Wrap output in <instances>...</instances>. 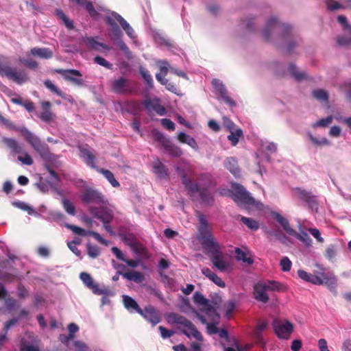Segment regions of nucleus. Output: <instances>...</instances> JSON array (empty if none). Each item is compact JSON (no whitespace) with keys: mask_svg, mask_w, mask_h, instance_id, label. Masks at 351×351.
Segmentation results:
<instances>
[{"mask_svg":"<svg viewBox=\"0 0 351 351\" xmlns=\"http://www.w3.org/2000/svg\"><path fill=\"white\" fill-rule=\"evenodd\" d=\"M287 290V286L279 281L273 280H261L254 285V297L259 302L267 303L269 300L267 291L285 293Z\"/></svg>","mask_w":351,"mask_h":351,"instance_id":"f257e3e1","label":"nucleus"},{"mask_svg":"<svg viewBox=\"0 0 351 351\" xmlns=\"http://www.w3.org/2000/svg\"><path fill=\"white\" fill-rule=\"evenodd\" d=\"M197 217L198 219V239L201 242L203 247L207 250L217 245L218 243L215 241V239L209 228L206 216L198 212L197 213Z\"/></svg>","mask_w":351,"mask_h":351,"instance_id":"f03ea898","label":"nucleus"},{"mask_svg":"<svg viewBox=\"0 0 351 351\" xmlns=\"http://www.w3.org/2000/svg\"><path fill=\"white\" fill-rule=\"evenodd\" d=\"M180 176L182 183L188 191L189 195H193L199 193V195L204 204L208 206H213L214 204L215 198L212 189H199V187L195 184L191 178H188L184 173H181Z\"/></svg>","mask_w":351,"mask_h":351,"instance_id":"7ed1b4c3","label":"nucleus"},{"mask_svg":"<svg viewBox=\"0 0 351 351\" xmlns=\"http://www.w3.org/2000/svg\"><path fill=\"white\" fill-rule=\"evenodd\" d=\"M169 322L181 325L186 328L182 330V333L185 335L187 337L191 338L192 336L197 341H203L202 334L197 330L195 326L185 317L182 316L175 313H171L168 315Z\"/></svg>","mask_w":351,"mask_h":351,"instance_id":"20e7f679","label":"nucleus"},{"mask_svg":"<svg viewBox=\"0 0 351 351\" xmlns=\"http://www.w3.org/2000/svg\"><path fill=\"white\" fill-rule=\"evenodd\" d=\"M229 192L231 193L232 199L238 204L247 206L255 205L256 201L254 198L250 195L249 192L241 184L232 183Z\"/></svg>","mask_w":351,"mask_h":351,"instance_id":"39448f33","label":"nucleus"},{"mask_svg":"<svg viewBox=\"0 0 351 351\" xmlns=\"http://www.w3.org/2000/svg\"><path fill=\"white\" fill-rule=\"evenodd\" d=\"M20 132L25 140L41 157L47 156L49 154V147L47 144L42 142L36 135L31 132L26 128H21Z\"/></svg>","mask_w":351,"mask_h":351,"instance_id":"423d86ee","label":"nucleus"},{"mask_svg":"<svg viewBox=\"0 0 351 351\" xmlns=\"http://www.w3.org/2000/svg\"><path fill=\"white\" fill-rule=\"evenodd\" d=\"M152 136L155 141L158 142L161 146L173 157H180L182 155V149L173 144L171 141L167 138L162 133L157 130L152 131Z\"/></svg>","mask_w":351,"mask_h":351,"instance_id":"0eeeda50","label":"nucleus"},{"mask_svg":"<svg viewBox=\"0 0 351 351\" xmlns=\"http://www.w3.org/2000/svg\"><path fill=\"white\" fill-rule=\"evenodd\" d=\"M272 326L276 335L282 339H288L294 329L293 324L289 320L274 319Z\"/></svg>","mask_w":351,"mask_h":351,"instance_id":"6e6552de","label":"nucleus"},{"mask_svg":"<svg viewBox=\"0 0 351 351\" xmlns=\"http://www.w3.org/2000/svg\"><path fill=\"white\" fill-rule=\"evenodd\" d=\"M81 199L84 203H95L97 204L106 205L108 200L104 195L97 190L87 187L82 192Z\"/></svg>","mask_w":351,"mask_h":351,"instance_id":"1a4fd4ad","label":"nucleus"},{"mask_svg":"<svg viewBox=\"0 0 351 351\" xmlns=\"http://www.w3.org/2000/svg\"><path fill=\"white\" fill-rule=\"evenodd\" d=\"M209 254L213 265L221 271H225L228 265L223 259V254L220 251L219 245L217 244L206 250Z\"/></svg>","mask_w":351,"mask_h":351,"instance_id":"9d476101","label":"nucleus"},{"mask_svg":"<svg viewBox=\"0 0 351 351\" xmlns=\"http://www.w3.org/2000/svg\"><path fill=\"white\" fill-rule=\"evenodd\" d=\"M275 27H279L281 29L283 37L289 35L292 29L289 25L281 24L276 19L272 17L268 21L263 32V36L265 40H269L270 39L271 33Z\"/></svg>","mask_w":351,"mask_h":351,"instance_id":"9b49d317","label":"nucleus"},{"mask_svg":"<svg viewBox=\"0 0 351 351\" xmlns=\"http://www.w3.org/2000/svg\"><path fill=\"white\" fill-rule=\"evenodd\" d=\"M143 104L148 114H151L153 112H156L160 116L166 114L167 110L165 108L161 105L160 99L157 97L153 99L147 98L143 101Z\"/></svg>","mask_w":351,"mask_h":351,"instance_id":"f8f14e48","label":"nucleus"},{"mask_svg":"<svg viewBox=\"0 0 351 351\" xmlns=\"http://www.w3.org/2000/svg\"><path fill=\"white\" fill-rule=\"evenodd\" d=\"M112 90L117 94H130L133 88L130 86V81L124 77H121L112 82Z\"/></svg>","mask_w":351,"mask_h":351,"instance_id":"ddd939ff","label":"nucleus"},{"mask_svg":"<svg viewBox=\"0 0 351 351\" xmlns=\"http://www.w3.org/2000/svg\"><path fill=\"white\" fill-rule=\"evenodd\" d=\"M90 213L97 219L101 220L102 223L111 222L113 217V212L106 206L99 208L91 206L89 208Z\"/></svg>","mask_w":351,"mask_h":351,"instance_id":"4468645a","label":"nucleus"},{"mask_svg":"<svg viewBox=\"0 0 351 351\" xmlns=\"http://www.w3.org/2000/svg\"><path fill=\"white\" fill-rule=\"evenodd\" d=\"M66 227L68 229L72 230L73 232H74L75 234H76L77 235H80L82 237H85L86 235H90V236L93 237L94 239H96L98 242H99L100 243H101L106 246L108 245V244H109L108 241L103 239L102 237L97 232H94V231H91V230L86 231L80 227L76 226L75 225H71V224H66Z\"/></svg>","mask_w":351,"mask_h":351,"instance_id":"2eb2a0df","label":"nucleus"},{"mask_svg":"<svg viewBox=\"0 0 351 351\" xmlns=\"http://www.w3.org/2000/svg\"><path fill=\"white\" fill-rule=\"evenodd\" d=\"M56 73L62 75L65 80L73 82L74 84L77 86H82L83 84V80L75 78L73 76L81 77L82 73L80 71L76 69H56L54 70Z\"/></svg>","mask_w":351,"mask_h":351,"instance_id":"dca6fc26","label":"nucleus"},{"mask_svg":"<svg viewBox=\"0 0 351 351\" xmlns=\"http://www.w3.org/2000/svg\"><path fill=\"white\" fill-rule=\"evenodd\" d=\"M212 85L215 88L217 94L220 98L230 106H234L236 103L227 95V90L222 82L218 79H214L212 81Z\"/></svg>","mask_w":351,"mask_h":351,"instance_id":"f3484780","label":"nucleus"},{"mask_svg":"<svg viewBox=\"0 0 351 351\" xmlns=\"http://www.w3.org/2000/svg\"><path fill=\"white\" fill-rule=\"evenodd\" d=\"M139 314L147 322L151 323L153 326H156L161 321L158 312L156 308L152 305L147 306L144 309H141V313H139Z\"/></svg>","mask_w":351,"mask_h":351,"instance_id":"a211bd4d","label":"nucleus"},{"mask_svg":"<svg viewBox=\"0 0 351 351\" xmlns=\"http://www.w3.org/2000/svg\"><path fill=\"white\" fill-rule=\"evenodd\" d=\"M196 184L201 189H213L215 187L217 182L213 176L208 173H201L197 178Z\"/></svg>","mask_w":351,"mask_h":351,"instance_id":"6ab92c4d","label":"nucleus"},{"mask_svg":"<svg viewBox=\"0 0 351 351\" xmlns=\"http://www.w3.org/2000/svg\"><path fill=\"white\" fill-rule=\"evenodd\" d=\"M106 23L111 27L110 36L114 41L118 40L122 38L123 33L119 27L116 23V19L112 16V12L110 16H108L105 19Z\"/></svg>","mask_w":351,"mask_h":351,"instance_id":"aec40b11","label":"nucleus"},{"mask_svg":"<svg viewBox=\"0 0 351 351\" xmlns=\"http://www.w3.org/2000/svg\"><path fill=\"white\" fill-rule=\"evenodd\" d=\"M321 280L323 282V285H326L330 290L336 289L337 278L334 273H321Z\"/></svg>","mask_w":351,"mask_h":351,"instance_id":"412c9836","label":"nucleus"},{"mask_svg":"<svg viewBox=\"0 0 351 351\" xmlns=\"http://www.w3.org/2000/svg\"><path fill=\"white\" fill-rule=\"evenodd\" d=\"M272 217L281 225L284 230L291 236V234H295V230L293 229L290 224L289 221L282 216L278 212H272L271 213Z\"/></svg>","mask_w":351,"mask_h":351,"instance_id":"4be33fe9","label":"nucleus"},{"mask_svg":"<svg viewBox=\"0 0 351 351\" xmlns=\"http://www.w3.org/2000/svg\"><path fill=\"white\" fill-rule=\"evenodd\" d=\"M80 156L84 158L85 162L87 165L90 167L91 168L96 169L97 167L95 165V155L87 148L80 147Z\"/></svg>","mask_w":351,"mask_h":351,"instance_id":"5701e85b","label":"nucleus"},{"mask_svg":"<svg viewBox=\"0 0 351 351\" xmlns=\"http://www.w3.org/2000/svg\"><path fill=\"white\" fill-rule=\"evenodd\" d=\"M2 142L12 151L13 154H23V147L16 140L11 138L3 137L2 138Z\"/></svg>","mask_w":351,"mask_h":351,"instance_id":"b1692460","label":"nucleus"},{"mask_svg":"<svg viewBox=\"0 0 351 351\" xmlns=\"http://www.w3.org/2000/svg\"><path fill=\"white\" fill-rule=\"evenodd\" d=\"M123 302L124 307L130 312L135 311L139 314L141 313V309L138 303L130 296L123 295Z\"/></svg>","mask_w":351,"mask_h":351,"instance_id":"393cba45","label":"nucleus"},{"mask_svg":"<svg viewBox=\"0 0 351 351\" xmlns=\"http://www.w3.org/2000/svg\"><path fill=\"white\" fill-rule=\"evenodd\" d=\"M112 16L119 23L121 27L130 38H134V31L130 24L118 13L112 12Z\"/></svg>","mask_w":351,"mask_h":351,"instance_id":"a878e982","label":"nucleus"},{"mask_svg":"<svg viewBox=\"0 0 351 351\" xmlns=\"http://www.w3.org/2000/svg\"><path fill=\"white\" fill-rule=\"evenodd\" d=\"M152 167L154 173L156 174L160 178H168V169L159 159H156L153 162Z\"/></svg>","mask_w":351,"mask_h":351,"instance_id":"bb28decb","label":"nucleus"},{"mask_svg":"<svg viewBox=\"0 0 351 351\" xmlns=\"http://www.w3.org/2000/svg\"><path fill=\"white\" fill-rule=\"evenodd\" d=\"M30 54L43 59H49L53 57V52L48 48H32L30 50Z\"/></svg>","mask_w":351,"mask_h":351,"instance_id":"cd10ccee","label":"nucleus"},{"mask_svg":"<svg viewBox=\"0 0 351 351\" xmlns=\"http://www.w3.org/2000/svg\"><path fill=\"white\" fill-rule=\"evenodd\" d=\"M202 274L210 280H212L215 285L220 287H225L226 284L216 274L213 272L209 268H203Z\"/></svg>","mask_w":351,"mask_h":351,"instance_id":"c85d7f7f","label":"nucleus"},{"mask_svg":"<svg viewBox=\"0 0 351 351\" xmlns=\"http://www.w3.org/2000/svg\"><path fill=\"white\" fill-rule=\"evenodd\" d=\"M80 278L82 280V281L84 283V285L89 289H91L94 293H102V291L101 292L98 291L97 286L94 284L93 280L90 275L86 272H82L80 275Z\"/></svg>","mask_w":351,"mask_h":351,"instance_id":"c756f323","label":"nucleus"},{"mask_svg":"<svg viewBox=\"0 0 351 351\" xmlns=\"http://www.w3.org/2000/svg\"><path fill=\"white\" fill-rule=\"evenodd\" d=\"M224 167L227 169L234 176H237L239 173L240 169L238 166L237 160L232 158L229 157L227 158L224 161Z\"/></svg>","mask_w":351,"mask_h":351,"instance_id":"7c9ffc66","label":"nucleus"},{"mask_svg":"<svg viewBox=\"0 0 351 351\" xmlns=\"http://www.w3.org/2000/svg\"><path fill=\"white\" fill-rule=\"evenodd\" d=\"M51 103L49 101H43L41 102V108L43 112L41 113L40 117V119L45 122H49L52 120L53 114L50 111Z\"/></svg>","mask_w":351,"mask_h":351,"instance_id":"2f4dec72","label":"nucleus"},{"mask_svg":"<svg viewBox=\"0 0 351 351\" xmlns=\"http://www.w3.org/2000/svg\"><path fill=\"white\" fill-rule=\"evenodd\" d=\"M268 323L263 321L257 324L253 330V336L258 342H263V332L267 328Z\"/></svg>","mask_w":351,"mask_h":351,"instance_id":"473e14b6","label":"nucleus"},{"mask_svg":"<svg viewBox=\"0 0 351 351\" xmlns=\"http://www.w3.org/2000/svg\"><path fill=\"white\" fill-rule=\"evenodd\" d=\"M123 277L129 281H133L136 283H141L145 280L143 274L137 271L125 272L123 274Z\"/></svg>","mask_w":351,"mask_h":351,"instance_id":"72a5a7b5","label":"nucleus"},{"mask_svg":"<svg viewBox=\"0 0 351 351\" xmlns=\"http://www.w3.org/2000/svg\"><path fill=\"white\" fill-rule=\"evenodd\" d=\"M156 78L162 85L165 86L168 90L178 95V88L176 84L169 82L168 80L162 77L161 75H156Z\"/></svg>","mask_w":351,"mask_h":351,"instance_id":"f704fd0d","label":"nucleus"},{"mask_svg":"<svg viewBox=\"0 0 351 351\" xmlns=\"http://www.w3.org/2000/svg\"><path fill=\"white\" fill-rule=\"evenodd\" d=\"M97 171L101 173L113 187H119L120 186L119 182L115 179L113 173L110 171L101 168H97Z\"/></svg>","mask_w":351,"mask_h":351,"instance_id":"c9c22d12","label":"nucleus"},{"mask_svg":"<svg viewBox=\"0 0 351 351\" xmlns=\"http://www.w3.org/2000/svg\"><path fill=\"white\" fill-rule=\"evenodd\" d=\"M84 43L90 49H94L96 51H100L101 47L104 49H108V47L99 42L95 40L94 38L87 37L84 39Z\"/></svg>","mask_w":351,"mask_h":351,"instance_id":"e433bc0d","label":"nucleus"},{"mask_svg":"<svg viewBox=\"0 0 351 351\" xmlns=\"http://www.w3.org/2000/svg\"><path fill=\"white\" fill-rule=\"evenodd\" d=\"M298 195L299 197L304 200V202L308 203L311 206H313L314 205H317V202L315 200L314 196L311 195V193L305 191L298 189Z\"/></svg>","mask_w":351,"mask_h":351,"instance_id":"4c0bfd02","label":"nucleus"},{"mask_svg":"<svg viewBox=\"0 0 351 351\" xmlns=\"http://www.w3.org/2000/svg\"><path fill=\"white\" fill-rule=\"evenodd\" d=\"M139 72L147 86L149 88H152L154 87V81L152 76L149 73V71L145 68L141 66L139 69Z\"/></svg>","mask_w":351,"mask_h":351,"instance_id":"58836bf2","label":"nucleus"},{"mask_svg":"<svg viewBox=\"0 0 351 351\" xmlns=\"http://www.w3.org/2000/svg\"><path fill=\"white\" fill-rule=\"evenodd\" d=\"M230 134L228 136V139L231 142L232 145H237L239 138L243 136V131L240 128L230 130Z\"/></svg>","mask_w":351,"mask_h":351,"instance_id":"ea45409f","label":"nucleus"},{"mask_svg":"<svg viewBox=\"0 0 351 351\" xmlns=\"http://www.w3.org/2000/svg\"><path fill=\"white\" fill-rule=\"evenodd\" d=\"M236 258L238 261H241L243 263H246L248 265H252L254 263V260L250 256H247V254L241 249L237 247L235 249Z\"/></svg>","mask_w":351,"mask_h":351,"instance_id":"a19ab883","label":"nucleus"},{"mask_svg":"<svg viewBox=\"0 0 351 351\" xmlns=\"http://www.w3.org/2000/svg\"><path fill=\"white\" fill-rule=\"evenodd\" d=\"M289 71L297 81L300 82L306 78V74L304 72L298 71L296 66L293 64L289 65Z\"/></svg>","mask_w":351,"mask_h":351,"instance_id":"79ce46f5","label":"nucleus"},{"mask_svg":"<svg viewBox=\"0 0 351 351\" xmlns=\"http://www.w3.org/2000/svg\"><path fill=\"white\" fill-rule=\"evenodd\" d=\"M199 306H201V311L205 313L207 315H215L217 317H219V315L217 313L215 308L211 304L210 302L208 299L207 302L206 304H202Z\"/></svg>","mask_w":351,"mask_h":351,"instance_id":"37998d69","label":"nucleus"},{"mask_svg":"<svg viewBox=\"0 0 351 351\" xmlns=\"http://www.w3.org/2000/svg\"><path fill=\"white\" fill-rule=\"evenodd\" d=\"M265 234L267 237L271 240L273 238H275L280 241H282V239L287 238L286 236L282 233L280 230H266Z\"/></svg>","mask_w":351,"mask_h":351,"instance_id":"c03bdc74","label":"nucleus"},{"mask_svg":"<svg viewBox=\"0 0 351 351\" xmlns=\"http://www.w3.org/2000/svg\"><path fill=\"white\" fill-rule=\"evenodd\" d=\"M307 136L311 143L316 146H324L330 145V142L326 138L318 139L310 132L307 134Z\"/></svg>","mask_w":351,"mask_h":351,"instance_id":"a18cd8bd","label":"nucleus"},{"mask_svg":"<svg viewBox=\"0 0 351 351\" xmlns=\"http://www.w3.org/2000/svg\"><path fill=\"white\" fill-rule=\"evenodd\" d=\"M44 85L53 93L61 97H64V93L60 89H59L56 86H55V84H53L51 80H46L44 82Z\"/></svg>","mask_w":351,"mask_h":351,"instance_id":"49530a36","label":"nucleus"},{"mask_svg":"<svg viewBox=\"0 0 351 351\" xmlns=\"http://www.w3.org/2000/svg\"><path fill=\"white\" fill-rule=\"evenodd\" d=\"M241 221L250 229L252 230H257L259 228L258 222L252 218L246 217H241Z\"/></svg>","mask_w":351,"mask_h":351,"instance_id":"de8ad7c7","label":"nucleus"},{"mask_svg":"<svg viewBox=\"0 0 351 351\" xmlns=\"http://www.w3.org/2000/svg\"><path fill=\"white\" fill-rule=\"evenodd\" d=\"M84 8L90 17L97 19L99 16V13L96 10L92 2L88 1L86 3Z\"/></svg>","mask_w":351,"mask_h":351,"instance_id":"09e8293b","label":"nucleus"},{"mask_svg":"<svg viewBox=\"0 0 351 351\" xmlns=\"http://www.w3.org/2000/svg\"><path fill=\"white\" fill-rule=\"evenodd\" d=\"M56 14L63 21L64 25L68 29H73L74 25L73 21H71L62 10H57Z\"/></svg>","mask_w":351,"mask_h":351,"instance_id":"8fccbe9b","label":"nucleus"},{"mask_svg":"<svg viewBox=\"0 0 351 351\" xmlns=\"http://www.w3.org/2000/svg\"><path fill=\"white\" fill-rule=\"evenodd\" d=\"M87 253L88 255L92 258H95L100 254L99 247L97 245L87 244Z\"/></svg>","mask_w":351,"mask_h":351,"instance_id":"3c124183","label":"nucleus"},{"mask_svg":"<svg viewBox=\"0 0 351 351\" xmlns=\"http://www.w3.org/2000/svg\"><path fill=\"white\" fill-rule=\"evenodd\" d=\"M157 64L160 66V73L156 75H161L162 77H165L169 68V62L167 60H159Z\"/></svg>","mask_w":351,"mask_h":351,"instance_id":"603ef678","label":"nucleus"},{"mask_svg":"<svg viewBox=\"0 0 351 351\" xmlns=\"http://www.w3.org/2000/svg\"><path fill=\"white\" fill-rule=\"evenodd\" d=\"M313 96L319 101H328V93L322 90V89H317L313 91Z\"/></svg>","mask_w":351,"mask_h":351,"instance_id":"864d4df0","label":"nucleus"},{"mask_svg":"<svg viewBox=\"0 0 351 351\" xmlns=\"http://www.w3.org/2000/svg\"><path fill=\"white\" fill-rule=\"evenodd\" d=\"M62 204L64 210L67 213H69L71 215H75V208L73 206V204L67 199L63 198L62 199Z\"/></svg>","mask_w":351,"mask_h":351,"instance_id":"5fc2aeb1","label":"nucleus"},{"mask_svg":"<svg viewBox=\"0 0 351 351\" xmlns=\"http://www.w3.org/2000/svg\"><path fill=\"white\" fill-rule=\"evenodd\" d=\"M122 239L125 243L132 247H134L136 244V239L133 234H124L122 235Z\"/></svg>","mask_w":351,"mask_h":351,"instance_id":"6e6d98bb","label":"nucleus"},{"mask_svg":"<svg viewBox=\"0 0 351 351\" xmlns=\"http://www.w3.org/2000/svg\"><path fill=\"white\" fill-rule=\"evenodd\" d=\"M13 205L23 210L27 211L29 215L34 213L32 207L23 202H13Z\"/></svg>","mask_w":351,"mask_h":351,"instance_id":"4d7b16f0","label":"nucleus"},{"mask_svg":"<svg viewBox=\"0 0 351 351\" xmlns=\"http://www.w3.org/2000/svg\"><path fill=\"white\" fill-rule=\"evenodd\" d=\"M94 62L95 63L99 64L106 69H112V64L109 62L108 60H106L105 58L97 56L94 58Z\"/></svg>","mask_w":351,"mask_h":351,"instance_id":"13d9d810","label":"nucleus"},{"mask_svg":"<svg viewBox=\"0 0 351 351\" xmlns=\"http://www.w3.org/2000/svg\"><path fill=\"white\" fill-rule=\"evenodd\" d=\"M291 236L295 237L298 240L305 243L306 245H310L312 242V239L310 238L308 234L305 232H302V234H298L295 231V234H291Z\"/></svg>","mask_w":351,"mask_h":351,"instance_id":"bf43d9fd","label":"nucleus"},{"mask_svg":"<svg viewBox=\"0 0 351 351\" xmlns=\"http://www.w3.org/2000/svg\"><path fill=\"white\" fill-rule=\"evenodd\" d=\"M332 116H328L326 118L321 119L320 120H319L318 121L315 123L313 124V127L314 128H316V127L325 128V127L328 126L329 124H330L332 123Z\"/></svg>","mask_w":351,"mask_h":351,"instance_id":"052dcab7","label":"nucleus"},{"mask_svg":"<svg viewBox=\"0 0 351 351\" xmlns=\"http://www.w3.org/2000/svg\"><path fill=\"white\" fill-rule=\"evenodd\" d=\"M18 160L26 165H32L34 163L32 158L27 152L23 153V156H19Z\"/></svg>","mask_w":351,"mask_h":351,"instance_id":"680f3d73","label":"nucleus"},{"mask_svg":"<svg viewBox=\"0 0 351 351\" xmlns=\"http://www.w3.org/2000/svg\"><path fill=\"white\" fill-rule=\"evenodd\" d=\"M291 262L287 257H283L280 262V265L283 271H289L291 268Z\"/></svg>","mask_w":351,"mask_h":351,"instance_id":"e2e57ef3","label":"nucleus"},{"mask_svg":"<svg viewBox=\"0 0 351 351\" xmlns=\"http://www.w3.org/2000/svg\"><path fill=\"white\" fill-rule=\"evenodd\" d=\"M20 62H22L25 66L31 69H36L38 66V63L32 59H20Z\"/></svg>","mask_w":351,"mask_h":351,"instance_id":"0e129e2a","label":"nucleus"},{"mask_svg":"<svg viewBox=\"0 0 351 351\" xmlns=\"http://www.w3.org/2000/svg\"><path fill=\"white\" fill-rule=\"evenodd\" d=\"M193 301L197 305L200 306L202 304H206L207 299L201 293L196 291L193 295Z\"/></svg>","mask_w":351,"mask_h":351,"instance_id":"69168bd1","label":"nucleus"},{"mask_svg":"<svg viewBox=\"0 0 351 351\" xmlns=\"http://www.w3.org/2000/svg\"><path fill=\"white\" fill-rule=\"evenodd\" d=\"M117 47L119 48L120 50L123 51L127 56L131 55V51L129 49L127 45L123 42V40L121 39H119L118 40L114 41Z\"/></svg>","mask_w":351,"mask_h":351,"instance_id":"338daca9","label":"nucleus"},{"mask_svg":"<svg viewBox=\"0 0 351 351\" xmlns=\"http://www.w3.org/2000/svg\"><path fill=\"white\" fill-rule=\"evenodd\" d=\"M337 21L343 26L344 29H346L349 32V34H351V25L348 23L346 16L339 15L337 17Z\"/></svg>","mask_w":351,"mask_h":351,"instance_id":"774afa93","label":"nucleus"}]
</instances>
